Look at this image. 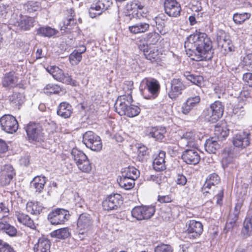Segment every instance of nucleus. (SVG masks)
<instances>
[{"label": "nucleus", "mask_w": 252, "mask_h": 252, "mask_svg": "<svg viewBox=\"0 0 252 252\" xmlns=\"http://www.w3.org/2000/svg\"><path fill=\"white\" fill-rule=\"evenodd\" d=\"M185 48L189 50L195 49L194 57L192 58L194 61H207L213 57L212 42L206 33L190 35L185 42Z\"/></svg>", "instance_id": "1"}, {"label": "nucleus", "mask_w": 252, "mask_h": 252, "mask_svg": "<svg viewBox=\"0 0 252 252\" xmlns=\"http://www.w3.org/2000/svg\"><path fill=\"white\" fill-rule=\"evenodd\" d=\"M160 89L159 82L151 77L144 78L140 85V90L143 95L147 92L149 93L147 96H145V98L147 99L156 98L159 93Z\"/></svg>", "instance_id": "2"}, {"label": "nucleus", "mask_w": 252, "mask_h": 252, "mask_svg": "<svg viewBox=\"0 0 252 252\" xmlns=\"http://www.w3.org/2000/svg\"><path fill=\"white\" fill-rule=\"evenodd\" d=\"M224 106L222 103L216 101L204 110L203 116L207 121L215 123L222 116Z\"/></svg>", "instance_id": "3"}, {"label": "nucleus", "mask_w": 252, "mask_h": 252, "mask_svg": "<svg viewBox=\"0 0 252 252\" xmlns=\"http://www.w3.org/2000/svg\"><path fill=\"white\" fill-rule=\"evenodd\" d=\"M9 22L10 24L17 27L22 30L28 31L33 26L35 20L33 17L23 15L19 12H14L11 15Z\"/></svg>", "instance_id": "4"}, {"label": "nucleus", "mask_w": 252, "mask_h": 252, "mask_svg": "<svg viewBox=\"0 0 252 252\" xmlns=\"http://www.w3.org/2000/svg\"><path fill=\"white\" fill-rule=\"evenodd\" d=\"M71 156L80 170L85 173H89L91 171V164L87 156L83 152L77 149H73Z\"/></svg>", "instance_id": "5"}, {"label": "nucleus", "mask_w": 252, "mask_h": 252, "mask_svg": "<svg viewBox=\"0 0 252 252\" xmlns=\"http://www.w3.org/2000/svg\"><path fill=\"white\" fill-rule=\"evenodd\" d=\"M83 142L92 151H100L102 147L100 137L92 131L86 132L83 136Z\"/></svg>", "instance_id": "6"}, {"label": "nucleus", "mask_w": 252, "mask_h": 252, "mask_svg": "<svg viewBox=\"0 0 252 252\" xmlns=\"http://www.w3.org/2000/svg\"><path fill=\"white\" fill-rule=\"evenodd\" d=\"M155 212V208L152 205L135 206L131 211L132 217L137 220H148L154 215Z\"/></svg>", "instance_id": "7"}, {"label": "nucleus", "mask_w": 252, "mask_h": 252, "mask_svg": "<svg viewBox=\"0 0 252 252\" xmlns=\"http://www.w3.org/2000/svg\"><path fill=\"white\" fill-rule=\"evenodd\" d=\"M69 212L62 208L53 209L48 215L47 219L52 225L63 224L68 220Z\"/></svg>", "instance_id": "8"}, {"label": "nucleus", "mask_w": 252, "mask_h": 252, "mask_svg": "<svg viewBox=\"0 0 252 252\" xmlns=\"http://www.w3.org/2000/svg\"><path fill=\"white\" fill-rule=\"evenodd\" d=\"M46 70L55 80L65 84L75 85V81L72 79L71 76L67 73H64L59 67L49 66L46 68Z\"/></svg>", "instance_id": "9"}, {"label": "nucleus", "mask_w": 252, "mask_h": 252, "mask_svg": "<svg viewBox=\"0 0 252 252\" xmlns=\"http://www.w3.org/2000/svg\"><path fill=\"white\" fill-rule=\"evenodd\" d=\"M2 129L9 133L15 132L18 128V123L16 118L11 115H4L0 118Z\"/></svg>", "instance_id": "10"}, {"label": "nucleus", "mask_w": 252, "mask_h": 252, "mask_svg": "<svg viewBox=\"0 0 252 252\" xmlns=\"http://www.w3.org/2000/svg\"><path fill=\"white\" fill-rule=\"evenodd\" d=\"M187 226V229L186 231L187 237L191 239L198 238L203 231L202 224L200 221L194 220L188 221Z\"/></svg>", "instance_id": "11"}, {"label": "nucleus", "mask_w": 252, "mask_h": 252, "mask_svg": "<svg viewBox=\"0 0 252 252\" xmlns=\"http://www.w3.org/2000/svg\"><path fill=\"white\" fill-rule=\"evenodd\" d=\"M220 181V178L217 174L213 173L209 175L202 188L203 193L205 196H207V194H214L215 189L220 188L216 186Z\"/></svg>", "instance_id": "12"}, {"label": "nucleus", "mask_w": 252, "mask_h": 252, "mask_svg": "<svg viewBox=\"0 0 252 252\" xmlns=\"http://www.w3.org/2000/svg\"><path fill=\"white\" fill-rule=\"evenodd\" d=\"M25 129L30 140L39 141L43 137V129L39 124L30 123Z\"/></svg>", "instance_id": "13"}, {"label": "nucleus", "mask_w": 252, "mask_h": 252, "mask_svg": "<svg viewBox=\"0 0 252 252\" xmlns=\"http://www.w3.org/2000/svg\"><path fill=\"white\" fill-rule=\"evenodd\" d=\"M132 101V96L130 94L118 97L114 105L116 112L121 116L125 115Z\"/></svg>", "instance_id": "14"}, {"label": "nucleus", "mask_w": 252, "mask_h": 252, "mask_svg": "<svg viewBox=\"0 0 252 252\" xmlns=\"http://www.w3.org/2000/svg\"><path fill=\"white\" fill-rule=\"evenodd\" d=\"M93 220L90 215L82 213L78 219L77 226L79 233L83 234L89 231L92 228Z\"/></svg>", "instance_id": "15"}, {"label": "nucleus", "mask_w": 252, "mask_h": 252, "mask_svg": "<svg viewBox=\"0 0 252 252\" xmlns=\"http://www.w3.org/2000/svg\"><path fill=\"white\" fill-rule=\"evenodd\" d=\"M13 167L9 164H6L1 167L0 171V184L2 186L8 185L15 175Z\"/></svg>", "instance_id": "16"}, {"label": "nucleus", "mask_w": 252, "mask_h": 252, "mask_svg": "<svg viewBox=\"0 0 252 252\" xmlns=\"http://www.w3.org/2000/svg\"><path fill=\"white\" fill-rule=\"evenodd\" d=\"M121 198V195L120 194L109 195L103 201V208L107 211L117 209L122 203Z\"/></svg>", "instance_id": "17"}, {"label": "nucleus", "mask_w": 252, "mask_h": 252, "mask_svg": "<svg viewBox=\"0 0 252 252\" xmlns=\"http://www.w3.org/2000/svg\"><path fill=\"white\" fill-rule=\"evenodd\" d=\"M170 89L168 92L169 97L173 99L180 95L186 88V86L179 78H174L171 81Z\"/></svg>", "instance_id": "18"}, {"label": "nucleus", "mask_w": 252, "mask_h": 252, "mask_svg": "<svg viewBox=\"0 0 252 252\" xmlns=\"http://www.w3.org/2000/svg\"><path fill=\"white\" fill-rule=\"evenodd\" d=\"M251 133L247 131H241L233 137V144L234 146L243 149L250 144Z\"/></svg>", "instance_id": "19"}, {"label": "nucleus", "mask_w": 252, "mask_h": 252, "mask_svg": "<svg viewBox=\"0 0 252 252\" xmlns=\"http://www.w3.org/2000/svg\"><path fill=\"white\" fill-rule=\"evenodd\" d=\"M241 234L244 238H247L252 235V201L250 204L246 218L243 223Z\"/></svg>", "instance_id": "20"}, {"label": "nucleus", "mask_w": 252, "mask_h": 252, "mask_svg": "<svg viewBox=\"0 0 252 252\" xmlns=\"http://www.w3.org/2000/svg\"><path fill=\"white\" fill-rule=\"evenodd\" d=\"M164 7L165 13L169 16L176 17L180 15L181 5L177 1H164Z\"/></svg>", "instance_id": "21"}, {"label": "nucleus", "mask_w": 252, "mask_h": 252, "mask_svg": "<svg viewBox=\"0 0 252 252\" xmlns=\"http://www.w3.org/2000/svg\"><path fill=\"white\" fill-rule=\"evenodd\" d=\"M139 49L143 52L145 58L152 62L156 61L158 58V51L154 46H149L147 44H143L139 45Z\"/></svg>", "instance_id": "22"}, {"label": "nucleus", "mask_w": 252, "mask_h": 252, "mask_svg": "<svg viewBox=\"0 0 252 252\" xmlns=\"http://www.w3.org/2000/svg\"><path fill=\"white\" fill-rule=\"evenodd\" d=\"M182 158L187 164L193 165L197 164L200 160L199 154L194 149H187L183 152Z\"/></svg>", "instance_id": "23"}, {"label": "nucleus", "mask_w": 252, "mask_h": 252, "mask_svg": "<svg viewBox=\"0 0 252 252\" xmlns=\"http://www.w3.org/2000/svg\"><path fill=\"white\" fill-rule=\"evenodd\" d=\"M195 134L193 131L184 133L179 141V145L182 148L193 147L195 145Z\"/></svg>", "instance_id": "24"}, {"label": "nucleus", "mask_w": 252, "mask_h": 252, "mask_svg": "<svg viewBox=\"0 0 252 252\" xmlns=\"http://www.w3.org/2000/svg\"><path fill=\"white\" fill-rule=\"evenodd\" d=\"M51 243L47 238H40L33 247L34 252H50Z\"/></svg>", "instance_id": "25"}, {"label": "nucleus", "mask_w": 252, "mask_h": 252, "mask_svg": "<svg viewBox=\"0 0 252 252\" xmlns=\"http://www.w3.org/2000/svg\"><path fill=\"white\" fill-rule=\"evenodd\" d=\"M18 79L14 75V72H9L4 74L2 79V85L5 88L9 89L17 85Z\"/></svg>", "instance_id": "26"}, {"label": "nucleus", "mask_w": 252, "mask_h": 252, "mask_svg": "<svg viewBox=\"0 0 252 252\" xmlns=\"http://www.w3.org/2000/svg\"><path fill=\"white\" fill-rule=\"evenodd\" d=\"M165 152L161 151L153 161L154 169L157 171H163L166 169L165 164Z\"/></svg>", "instance_id": "27"}, {"label": "nucleus", "mask_w": 252, "mask_h": 252, "mask_svg": "<svg viewBox=\"0 0 252 252\" xmlns=\"http://www.w3.org/2000/svg\"><path fill=\"white\" fill-rule=\"evenodd\" d=\"M9 100L13 107L19 109L25 101V95L22 93L14 92L9 96Z\"/></svg>", "instance_id": "28"}, {"label": "nucleus", "mask_w": 252, "mask_h": 252, "mask_svg": "<svg viewBox=\"0 0 252 252\" xmlns=\"http://www.w3.org/2000/svg\"><path fill=\"white\" fill-rule=\"evenodd\" d=\"M72 113V106L68 103L63 102L60 103L57 110V114L63 118H69Z\"/></svg>", "instance_id": "29"}, {"label": "nucleus", "mask_w": 252, "mask_h": 252, "mask_svg": "<svg viewBox=\"0 0 252 252\" xmlns=\"http://www.w3.org/2000/svg\"><path fill=\"white\" fill-rule=\"evenodd\" d=\"M150 25L145 22H140L128 27L129 31L133 34L144 33L149 29Z\"/></svg>", "instance_id": "30"}, {"label": "nucleus", "mask_w": 252, "mask_h": 252, "mask_svg": "<svg viewBox=\"0 0 252 252\" xmlns=\"http://www.w3.org/2000/svg\"><path fill=\"white\" fill-rule=\"evenodd\" d=\"M15 216L18 221L21 223L23 224L24 225L32 229L35 228L33 221L27 215L20 212H16Z\"/></svg>", "instance_id": "31"}, {"label": "nucleus", "mask_w": 252, "mask_h": 252, "mask_svg": "<svg viewBox=\"0 0 252 252\" xmlns=\"http://www.w3.org/2000/svg\"><path fill=\"white\" fill-rule=\"evenodd\" d=\"M45 183L46 178L45 177L37 176L31 182V186L34 188L36 192L40 193L43 190Z\"/></svg>", "instance_id": "32"}, {"label": "nucleus", "mask_w": 252, "mask_h": 252, "mask_svg": "<svg viewBox=\"0 0 252 252\" xmlns=\"http://www.w3.org/2000/svg\"><path fill=\"white\" fill-rule=\"evenodd\" d=\"M17 229L7 222H0V233H6L10 237L16 235Z\"/></svg>", "instance_id": "33"}, {"label": "nucleus", "mask_w": 252, "mask_h": 252, "mask_svg": "<svg viewBox=\"0 0 252 252\" xmlns=\"http://www.w3.org/2000/svg\"><path fill=\"white\" fill-rule=\"evenodd\" d=\"M166 132L164 127L156 126L152 128L149 135L157 140H161L164 138Z\"/></svg>", "instance_id": "34"}, {"label": "nucleus", "mask_w": 252, "mask_h": 252, "mask_svg": "<svg viewBox=\"0 0 252 252\" xmlns=\"http://www.w3.org/2000/svg\"><path fill=\"white\" fill-rule=\"evenodd\" d=\"M139 171L135 167H128L123 169L121 176L136 180L139 177Z\"/></svg>", "instance_id": "35"}, {"label": "nucleus", "mask_w": 252, "mask_h": 252, "mask_svg": "<svg viewBox=\"0 0 252 252\" xmlns=\"http://www.w3.org/2000/svg\"><path fill=\"white\" fill-rule=\"evenodd\" d=\"M70 234L69 228L63 227L53 231L51 233V236L60 239H65L69 237Z\"/></svg>", "instance_id": "36"}, {"label": "nucleus", "mask_w": 252, "mask_h": 252, "mask_svg": "<svg viewBox=\"0 0 252 252\" xmlns=\"http://www.w3.org/2000/svg\"><path fill=\"white\" fill-rule=\"evenodd\" d=\"M135 180L134 179L121 176L120 179L117 180V181L121 188L126 190H129L133 188L135 185Z\"/></svg>", "instance_id": "37"}, {"label": "nucleus", "mask_w": 252, "mask_h": 252, "mask_svg": "<svg viewBox=\"0 0 252 252\" xmlns=\"http://www.w3.org/2000/svg\"><path fill=\"white\" fill-rule=\"evenodd\" d=\"M107 8V6H105V4L102 2V1H97L95 3L92 4L89 9V13L90 16L92 18H95V14L94 12V9L96 10V11H101L102 13V11Z\"/></svg>", "instance_id": "38"}, {"label": "nucleus", "mask_w": 252, "mask_h": 252, "mask_svg": "<svg viewBox=\"0 0 252 252\" xmlns=\"http://www.w3.org/2000/svg\"><path fill=\"white\" fill-rule=\"evenodd\" d=\"M43 207L38 202H28L27 203V211L32 214H39Z\"/></svg>", "instance_id": "39"}, {"label": "nucleus", "mask_w": 252, "mask_h": 252, "mask_svg": "<svg viewBox=\"0 0 252 252\" xmlns=\"http://www.w3.org/2000/svg\"><path fill=\"white\" fill-rule=\"evenodd\" d=\"M58 32L55 29L50 27H41L37 30V33L41 36L45 37H51L56 35Z\"/></svg>", "instance_id": "40"}, {"label": "nucleus", "mask_w": 252, "mask_h": 252, "mask_svg": "<svg viewBox=\"0 0 252 252\" xmlns=\"http://www.w3.org/2000/svg\"><path fill=\"white\" fill-rule=\"evenodd\" d=\"M183 75L188 80L197 86H200L203 80L202 76L194 75L188 71H185Z\"/></svg>", "instance_id": "41"}, {"label": "nucleus", "mask_w": 252, "mask_h": 252, "mask_svg": "<svg viewBox=\"0 0 252 252\" xmlns=\"http://www.w3.org/2000/svg\"><path fill=\"white\" fill-rule=\"evenodd\" d=\"M204 147L207 152L214 154L220 148V145L217 141L212 138L206 140Z\"/></svg>", "instance_id": "42"}, {"label": "nucleus", "mask_w": 252, "mask_h": 252, "mask_svg": "<svg viewBox=\"0 0 252 252\" xmlns=\"http://www.w3.org/2000/svg\"><path fill=\"white\" fill-rule=\"evenodd\" d=\"M217 42L219 46L221 47L224 51H233V46L231 44V41L229 39H226L225 38H223L221 36H219L217 37Z\"/></svg>", "instance_id": "43"}, {"label": "nucleus", "mask_w": 252, "mask_h": 252, "mask_svg": "<svg viewBox=\"0 0 252 252\" xmlns=\"http://www.w3.org/2000/svg\"><path fill=\"white\" fill-rule=\"evenodd\" d=\"M214 131L215 134L218 138L222 140L228 135L229 130L226 126H221L217 125L215 128Z\"/></svg>", "instance_id": "44"}, {"label": "nucleus", "mask_w": 252, "mask_h": 252, "mask_svg": "<svg viewBox=\"0 0 252 252\" xmlns=\"http://www.w3.org/2000/svg\"><path fill=\"white\" fill-rule=\"evenodd\" d=\"M67 14L68 15L64 19L60 24V26L61 27V30H65V29L68 28V27L69 26L71 23H73L74 19H73V10L72 8L69 9L67 11Z\"/></svg>", "instance_id": "45"}, {"label": "nucleus", "mask_w": 252, "mask_h": 252, "mask_svg": "<svg viewBox=\"0 0 252 252\" xmlns=\"http://www.w3.org/2000/svg\"><path fill=\"white\" fill-rule=\"evenodd\" d=\"M251 17V14L247 12L235 13L233 15V19L236 24H241Z\"/></svg>", "instance_id": "46"}, {"label": "nucleus", "mask_w": 252, "mask_h": 252, "mask_svg": "<svg viewBox=\"0 0 252 252\" xmlns=\"http://www.w3.org/2000/svg\"><path fill=\"white\" fill-rule=\"evenodd\" d=\"M238 219V216H236V215H233L230 213L224 228L226 232L232 229L236 225V222Z\"/></svg>", "instance_id": "47"}, {"label": "nucleus", "mask_w": 252, "mask_h": 252, "mask_svg": "<svg viewBox=\"0 0 252 252\" xmlns=\"http://www.w3.org/2000/svg\"><path fill=\"white\" fill-rule=\"evenodd\" d=\"M61 91L60 87L56 84H49L44 88V92L47 94H58Z\"/></svg>", "instance_id": "48"}, {"label": "nucleus", "mask_w": 252, "mask_h": 252, "mask_svg": "<svg viewBox=\"0 0 252 252\" xmlns=\"http://www.w3.org/2000/svg\"><path fill=\"white\" fill-rule=\"evenodd\" d=\"M140 112V109L139 107L130 103L125 115L130 118L134 117L137 116Z\"/></svg>", "instance_id": "49"}, {"label": "nucleus", "mask_w": 252, "mask_h": 252, "mask_svg": "<svg viewBox=\"0 0 252 252\" xmlns=\"http://www.w3.org/2000/svg\"><path fill=\"white\" fill-rule=\"evenodd\" d=\"M39 8V3L36 1H28L24 4V8L31 13L37 11Z\"/></svg>", "instance_id": "50"}, {"label": "nucleus", "mask_w": 252, "mask_h": 252, "mask_svg": "<svg viewBox=\"0 0 252 252\" xmlns=\"http://www.w3.org/2000/svg\"><path fill=\"white\" fill-rule=\"evenodd\" d=\"M242 63L246 69L249 71H252V53L246 55L243 58Z\"/></svg>", "instance_id": "51"}, {"label": "nucleus", "mask_w": 252, "mask_h": 252, "mask_svg": "<svg viewBox=\"0 0 252 252\" xmlns=\"http://www.w3.org/2000/svg\"><path fill=\"white\" fill-rule=\"evenodd\" d=\"M82 58V55L74 51L69 56V62L73 65H77L81 62Z\"/></svg>", "instance_id": "52"}, {"label": "nucleus", "mask_w": 252, "mask_h": 252, "mask_svg": "<svg viewBox=\"0 0 252 252\" xmlns=\"http://www.w3.org/2000/svg\"><path fill=\"white\" fill-rule=\"evenodd\" d=\"M126 8L128 11H132L134 12L137 9L142 10L144 9V6L138 3V1H130L126 5ZM146 10L144 8V10Z\"/></svg>", "instance_id": "53"}, {"label": "nucleus", "mask_w": 252, "mask_h": 252, "mask_svg": "<svg viewBox=\"0 0 252 252\" xmlns=\"http://www.w3.org/2000/svg\"><path fill=\"white\" fill-rule=\"evenodd\" d=\"M154 252H173V249L169 245L161 244L155 248Z\"/></svg>", "instance_id": "54"}, {"label": "nucleus", "mask_w": 252, "mask_h": 252, "mask_svg": "<svg viewBox=\"0 0 252 252\" xmlns=\"http://www.w3.org/2000/svg\"><path fill=\"white\" fill-rule=\"evenodd\" d=\"M9 10L8 5L2 4L0 5V21H3L7 18L8 12Z\"/></svg>", "instance_id": "55"}, {"label": "nucleus", "mask_w": 252, "mask_h": 252, "mask_svg": "<svg viewBox=\"0 0 252 252\" xmlns=\"http://www.w3.org/2000/svg\"><path fill=\"white\" fill-rule=\"evenodd\" d=\"M137 153L139 160L143 161L144 157L148 155V149L144 145L138 147Z\"/></svg>", "instance_id": "56"}, {"label": "nucleus", "mask_w": 252, "mask_h": 252, "mask_svg": "<svg viewBox=\"0 0 252 252\" xmlns=\"http://www.w3.org/2000/svg\"><path fill=\"white\" fill-rule=\"evenodd\" d=\"M159 34L155 32L149 33L147 35V40L150 44H155L159 38Z\"/></svg>", "instance_id": "57"}, {"label": "nucleus", "mask_w": 252, "mask_h": 252, "mask_svg": "<svg viewBox=\"0 0 252 252\" xmlns=\"http://www.w3.org/2000/svg\"><path fill=\"white\" fill-rule=\"evenodd\" d=\"M9 215V209L3 203H0V220L7 217Z\"/></svg>", "instance_id": "58"}, {"label": "nucleus", "mask_w": 252, "mask_h": 252, "mask_svg": "<svg viewBox=\"0 0 252 252\" xmlns=\"http://www.w3.org/2000/svg\"><path fill=\"white\" fill-rule=\"evenodd\" d=\"M215 192H217V194L215 195V198L217 199V203L219 205H221L223 196V190L221 188H219L215 189Z\"/></svg>", "instance_id": "59"}, {"label": "nucleus", "mask_w": 252, "mask_h": 252, "mask_svg": "<svg viewBox=\"0 0 252 252\" xmlns=\"http://www.w3.org/2000/svg\"><path fill=\"white\" fill-rule=\"evenodd\" d=\"M200 101V97L199 96H195L189 98L186 101L189 105H191L192 107L194 108L199 103Z\"/></svg>", "instance_id": "60"}, {"label": "nucleus", "mask_w": 252, "mask_h": 252, "mask_svg": "<svg viewBox=\"0 0 252 252\" xmlns=\"http://www.w3.org/2000/svg\"><path fill=\"white\" fill-rule=\"evenodd\" d=\"M243 79L248 85L252 88V73L248 72L244 74Z\"/></svg>", "instance_id": "61"}, {"label": "nucleus", "mask_w": 252, "mask_h": 252, "mask_svg": "<svg viewBox=\"0 0 252 252\" xmlns=\"http://www.w3.org/2000/svg\"><path fill=\"white\" fill-rule=\"evenodd\" d=\"M186 177L183 174H179L176 177V182L178 185L184 186L187 183Z\"/></svg>", "instance_id": "62"}, {"label": "nucleus", "mask_w": 252, "mask_h": 252, "mask_svg": "<svg viewBox=\"0 0 252 252\" xmlns=\"http://www.w3.org/2000/svg\"><path fill=\"white\" fill-rule=\"evenodd\" d=\"M30 156L28 155H25L22 157L19 160L20 164L24 166H28L30 164Z\"/></svg>", "instance_id": "63"}, {"label": "nucleus", "mask_w": 252, "mask_h": 252, "mask_svg": "<svg viewBox=\"0 0 252 252\" xmlns=\"http://www.w3.org/2000/svg\"><path fill=\"white\" fill-rule=\"evenodd\" d=\"M8 150V146L5 142L0 139V157H1V155L6 153Z\"/></svg>", "instance_id": "64"}]
</instances>
